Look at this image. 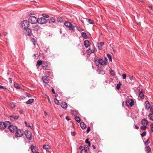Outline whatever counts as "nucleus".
Returning <instances> with one entry per match:
<instances>
[{
  "label": "nucleus",
  "mask_w": 153,
  "mask_h": 153,
  "mask_svg": "<svg viewBox=\"0 0 153 153\" xmlns=\"http://www.w3.org/2000/svg\"><path fill=\"white\" fill-rule=\"evenodd\" d=\"M94 62L97 66L99 65H103L105 64V61H104L102 59H95Z\"/></svg>",
  "instance_id": "nucleus-1"
},
{
  "label": "nucleus",
  "mask_w": 153,
  "mask_h": 153,
  "mask_svg": "<svg viewBox=\"0 0 153 153\" xmlns=\"http://www.w3.org/2000/svg\"><path fill=\"white\" fill-rule=\"evenodd\" d=\"M10 124L9 121H6L5 122H0V129L2 130L4 129L5 128H7L8 125Z\"/></svg>",
  "instance_id": "nucleus-2"
},
{
  "label": "nucleus",
  "mask_w": 153,
  "mask_h": 153,
  "mask_svg": "<svg viewBox=\"0 0 153 153\" xmlns=\"http://www.w3.org/2000/svg\"><path fill=\"white\" fill-rule=\"evenodd\" d=\"M7 128L9 129L11 132H14L17 130V127L15 126L11 125V123L10 122V124L8 125Z\"/></svg>",
  "instance_id": "nucleus-3"
},
{
  "label": "nucleus",
  "mask_w": 153,
  "mask_h": 153,
  "mask_svg": "<svg viewBox=\"0 0 153 153\" xmlns=\"http://www.w3.org/2000/svg\"><path fill=\"white\" fill-rule=\"evenodd\" d=\"M38 19L35 16H32L29 17L28 22L32 24H34L37 22Z\"/></svg>",
  "instance_id": "nucleus-4"
},
{
  "label": "nucleus",
  "mask_w": 153,
  "mask_h": 153,
  "mask_svg": "<svg viewBox=\"0 0 153 153\" xmlns=\"http://www.w3.org/2000/svg\"><path fill=\"white\" fill-rule=\"evenodd\" d=\"M64 25L66 27H68L69 30L71 31L73 30L74 29V26L70 22H65Z\"/></svg>",
  "instance_id": "nucleus-5"
},
{
  "label": "nucleus",
  "mask_w": 153,
  "mask_h": 153,
  "mask_svg": "<svg viewBox=\"0 0 153 153\" xmlns=\"http://www.w3.org/2000/svg\"><path fill=\"white\" fill-rule=\"evenodd\" d=\"M134 102L133 100L131 99L130 100L127 99L126 101V105L128 107L132 106L134 105Z\"/></svg>",
  "instance_id": "nucleus-6"
},
{
  "label": "nucleus",
  "mask_w": 153,
  "mask_h": 153,
  "mask_svg": "<svg viewBox=\"0 0 153 153\" xmlns=\"http://www.w3.org/2000/svg\"><path fill=\"white\" fill-rule=\"evenodd\" d=\"M22 27H23L24 29L28 27L29 26V22L27 20H24L21 22Z\"/></svg>",
  "instance_id": "nucleus-7"
},
{
  "label": "nucleus",
  "mask_w": 153,
  "mask_h": 153,
  "mask_svg": "<svg viewBox=\"0 0 153 153\" xmlns=\"http://www.w3.org/2000/svg\"><path fill=\"white\" fill-rule=\"evenodd\" d=\"M25 134L27 138L31 140L32 138V133L29 130H26L25 131Z\"/></svg>",
  "instance_id": "nucleus-8"
},
{
  "label": "nucleus",
  "mask_w": 153,
  "mask_h": 153,
  "mask_svg": "<svg viewBox=\"0 0 153 153\" xmlns=\"http://www.w3.org/2000/svg\"><path fill=\"white\" fill-rule=\"evenodd\" d=\"M15 133L16 136L18 137H22L23 135V132L20 129H18L17 128V130H16Z\"/></svg>",
  "instance_id": "nucleus-9"
},
{
  "label": "nucleus",
  "mask_w": 153,
  "mask_h": 153,
  "mask_svg": "<svg viewBox=\"0 0 153 153\" xmlns=\"http://www.w3.org/2000/svg\"><path fill=\"white\" fill-rule=\"evenodd\" d=\"M47 22L46 19L44 17L40 18L38 19L37 22L39 24H43Z\"/></svg>",
  "instance_id": "nucleus-10"
},
{
  "label": "nucleus",
  "mask_w": 153,
  "mask_h": 153,
  "mask_svg": "<svg viewBox=\"0 0 153 153\" xmlns=\"http://www.w3.org/2000/svg\"><path fill=\"white\" fill-rule=\"evenodd\" d=\"M32 29L34 31L38 32L41 28V27L38 25H33L32 27Z\"/></svg>",
  "instance_id": "nucleus-11"
},
{
  "label": "nucleus",
  "mask_w": 153,
  "mask_h": 153,
  "mask_svg": "<svg viewBox=\"0 0 153 153\" xmlns=\"http://www.w3.org/2000/svg\"><path fill=\"white\" fill-rule=\"evenodd\" d=\"M24 33L27 35L29 36L31 33V30L28 27L24 29Z\"/></svg>",
  "instance_id": "nucleus-12"
},
{
  "label": "nucleus",
  "mask_w": 153,
  "mask_h": 153,
  "mask_svg": "<svg viewBox=\"0 0 153 153\" xmlns=\"http://www.w3.org/2000/svg\"><path fill=\"white\" fill-rule=\"evenodd\" d=\"M98 72L101 74H104L105 73V71L103 70L102 69L101 67H98L97 68Z\"/></svg>",
  "instance_id": "nucleus-13"
},
{
  "label": "nucleus",
  "mask_w": 153,
  "mask_h": 153,
  "mask_svg": "<svg viewBox=\"0 0 153 153\" xmlns=\"http://www.w3.org/2000/svg\"><path fill=\"white\" fill-rule=\"evenodd\" d=\"M61 106L62 108L65 109L67 108L68 107L67 103L64 102H62L61 104Z\"/></svg>",
  "instance_id": "nucleus-14"
},
{
  "label": "nucleus",
  "mask_w": 153,
  "mask_h": 153,
  "mask_svg": "<svg viewBox=\"0 0 153 153\" xmlns=\"http://www.w3.org/2000/svg\"><path fill=\"white\" fill-rule=\"evenodd\" d=\"M44 82L45 83H48L49 82L48 78L46 76H43L42 78Z\"/></svg>",
  "instance_id": "nucleus-15"
},
{
  "label": "nucleus",
  "mask_w": 153,
  "mask_h": 153,
  "mask_svg": "<svg viewBox=\"0 0 153 153\" xmlns=\"http://www.w3.org/2000/svg\"><path fill=\"white\" fill-rule=\"evenodd\" d=\"M142 124L143 126H146L148 124V121L145 119L142 120Z\"/></svg>",
  "instance_id": "nucleus-16"
},
{
  "label": "nucleus",
  "mask_w": 153,
  "mask_h": 153,
  "mask_svg": "<svg viewBox=\"0 0 153 153\" xmlns=\"http://www.w3.org/2000/svg\"><path fill=\"white\" fill-rule=\"evenodd\" d=\"M104 42H101L100 43H98L97 45L99 50H101L102 49V47L104 45Z\"/></svg>",
  "instance_id": "nucleus-17"
},
{
  "label": "nucleus",
  "mask_w": 153,
  "mask_h": 153,
  "mask_svg": "<svg viewBox=\"0 0 153 153\" xmlns=\"http://www.w3.org/2000/svg\"><path fill=\"white\" fill-rule=\"evenodd\" d=\"M84 45L86 48H88L90 45L89 41L87 40H85L84 42Z\"/></svg>",
  "instance_id": "nucleus-18"
},
{
  "label": "nucleus",
  "mask_w": 153,
  "mask_h": 153,
  "mask_svg": "<svg viewBox=\"0 0 153 153\" xmlns=\"http://www.w3.org/2000/svg\"><path fill=\"white\" fill-rule=\"evenodd\" d=\"M47 63L46 62H45L42 64V67L44 69L46 70L48 67Z\"/></svg>",
  "instance_id": "nucleus-19"
},
{
  "label": "nucleus",
  "mask_w": 153,
  "mask_h": 153,
  "mask_svg": "<svg viewBox=\"0 0 153 153\" xmlns=\"http://www.w3.org/2000/svg\"><path fill=\"white\" fill-rule=\"evenodd\" d=\"M145 104L146 105H145V108L147 110L149 109L150 107V104L149 103V102L148 101H146L145 102Z\"/></svg>",
  "instance_id": "nucleus-20"
},
{
  "label": "nucleus",
  "mask_w": 153,
  "mask_h": 153,
  "mask_svg": "<svg viewBox=\"0 0 153 153\" xmlns=\"http://www.w3.org/2000/svg\"><path fill=\"white\" fill-rule=\"evenodd\" d=\"M19 117V116H11L10 117V119L13 121L16 120L18 119Z\"/></svg>",
  "instance_id": "nucleus-21"
},
{
  "label": "nucleus",
  "mask_w": 153,
  "mask_h": 153,
  "mask_svg": "<svg viewBox=\"0 0 153 153\" xmlns=\"http://www.w3.org/2000/svg\"><path fill=\"white\" fill-rule=\"evenodd\" d=\"M95 51V49L93 48V49L91 50V49L89 48L87 50V53L88 54H91L92 53H94Z\"/></svg>",
  "instance_id": "nucleus-22"
},
{
  "label": "nucleus",
  "mask_w": 153,
  "mask_h": 153,
  "mask_svg": "<svg viewBox=\"0 0 153 153\" xmlns=\"http://www.w3.org/2000/svg\"><path fill=\"white\" fill-rule=\"evenodd\" d=\"M145 151L147 153H149L151 152V148L149 146H146L145 148Z\"/></svg>",
  "instance_id": "nucleus-23"
},
{
  "label": "nucleus",
  "mask_w": 153,
  "mask_h": 153,
  "mask_svg": "<svg viewBox=\"0 0 153 153\" xmlns=\"http://www.w3.org/2000/svg\"><path fill=\"white\" fill-rule=\"evenodd\" d=\"M30 149L32 152L33 153L36 152V150L35 149V146L33 145H31L30 146Z\"/></svg>",
  "instance_id": "nucleus-24"
},
{
  "label": "nucleus",
  "mask_w": 153,
  "mask_h": 153,
  "mask_svg": "<svg viewBox=\"0 0 153 153\" xmlns=\"http://www.w3.org/2000/svg\"><path fill=\"white\" fill-rule=\"evenodd\" d=\"M80 126L81 128L82 129H85L86 128V126L85 124L83 122H81L80 123Z\"/></svg>",
  "instance_id": "nucleus-25"
},
{
  "label": "nucleus",
  "mask_w": 153,
  "mask_h": 153,
  "mask_svg": "<svg viewBox=\"0 0 153 153\" xmlns=\"http://www.w3.org/2000/svg\"><path fill=\"white\" fill-rule=\"evenodd\" d=\"M139 96L142 99H143L144 98V95L142 91H140L139 93Z\"/></svg>",
  "instance_id": "nucleus-26"
},
{
  "label": "nucleus",
  "mask_w": 153,
  "mask_h": 153,
  "mask_svg": "<svg viewBox=\"0 0 153 153\" xmlns=\"http://www.w3.org/2000/svg\"><path fill=\"white\" fill-rule=\"evenodd\" d=\"M34 101V99H29L26 102L27 104H29L32 103Z\"/></svg>",
  "instance_id": "nucleus-27"
},
{
  "label": "nucleus",
  "mask_w": 153,
  "mask_h": 153,
  "mask_svg": "<svg viewBox=\"0 0 153 153\" xmlns=\"http://www.w3.org/2000/svg\"><path fill=\"white\" fill-rule=\"evenodd\" d=\"M71 113L73 115L75 116L77 115L78 114V112L74 110L71 111Z\"/></svg>",
  "instance_id": "nucleus-28"
},
{
  "label": "nucleus",
  "mask_w": 153,
  "mask_h": 153,
  "mask_svg": "<svg viewBox=\"0 0 153 153\" xmlns=\"http://www.w3.org/2000/svg\"><path fill=\"white\" fill-rule=\"evenodd\" d=\"M14 87L17 89L20 88V86L17 83H15L14 85Z\"/></svg>",
  "instance_id": "nucleus-29"
},
{
  "label": "nucleus",
  "mask_w": 153,
  "mask_h": 153,
  "mask_svg": "<svg viewBox=\"0 0 153 153\" xmlns=\"http://www.w3.org/2000/svg\"><path fill=\"white\" fill-rule=\"evenodd\" d=\"M49 21L50 23H53L55 22V20L53 18H51Z\"/></svg>",
  "instance_id": "nucleus-30"
},
{
  "label": "nucleus",
  "mask_w": 153,
  "mask_h": 153,
  "mask_svg": "<svg viewBox=\"0 0 153 153\" xmlns=\"http://www.w3.org/2000/svg\"><path fill=\"white\" fill-rule=\"evenodd\" d=\"M86 20L87 22H88L90 24H93L94 23V22H93L90 19H86Z\"/></svg>",
  "instance_id": "nucleus-31"
},
{
  "label": "nucleus",
  "mask_w": 153,
  "mask_h": 153,
  "mask_svg": "<svg viewBox=\"0 0 153 153\" xmlns=\"http://www.w3.org/2000/svg\"><path fill=\"white\" fill-rule=\"evenodd\" d=\"M57 21L58 22H60V23L63 22L64 21L62 17H60L57 19Z\"/></svg>",
  "instance_id": "nucleus-32"
},
{
  "label": "nucleus",
  "mask_w": 153,
  "mask_h": 153,
  "mask_svg": "<svg viewBox=\"0 0 153 153\" xmlns=\"http://www.w3.org/2000/svg\"><path fill=\"white\" fill-rule=\"evenodd\" d=\"M148 117L150 120H153V114H149L148 115Z\"/></svg>",
  "instance_id": "nucleus-33"
},
{
  "label": "nucleus",
  "mask_w": 153,
  "mask_h": 153,
  "mask_svg": "<svg viewBox=\"0 0 153 153\" xmlns=\"http://www.w3.org/2000/svg\"><path fill=\"white\" fill-rule=\"evenodd\" d=\"M75 119L78 123H79L80 121V118L78 117L75 116Z\"/></svg>",
  "instance_id": "nucleus-34"
},
{
  "label": "nucleus",
  "mask_w": 153,
  "mask_h": 153,
  "mask_svg": "<svg viewBox=\"0 0 153 153\" xmlns=\"http://www.w3.org/2000/svg\"><path fill=\"white\" fill-rule=\"evenodd\" d=\"M43 148L45 149H50V147L48 145H44L43 146Z\"/></svg>",
  "instance_id": "nucleus-35"
},
{
  "label": "nucleus",
  "mask_w": 153,
  "mask_h": 153,
  "mask_svg": "<svg viewBox=\"0 0 153 153\" xmlns=\"http://www.w3.org/2000/svg\"><path fill=\"white\" fill-rule=\"evenodd\" d=\"M81 35L84 39L86 38L87 35L85 33L83 32L82 33Z\"/></svg>",
  "instance_id": "nucleus-36"
},
{
  "label": "nucleus",
  "mask_w": 153,
  "mask_h": 153,
  "mask_svg": "<svg viewBox=\"0 0 153 153\" xmlns=\"http://www.w3.org/2000/svg\"><path fill=\"white\" fill-rule=\"evenodd\" d=\"M121 85V84L120 82H119L118 84L116 86V88L117 90H119L120 88V87Z\"/></svg>",
  "instance_id": "nucleus-37"
},
{
  "label": "nucleus",
  "mask_w": 153,
  "mask_h": 153,
  "mask_svg": "<svg viewBox=\"0 0 153 153\" xmlns=\"http://www.w3.org/2000/svg\"><path fill=\"white\" fill-rule=\"evenodd\" d=\"M109 60L111 62L112 61V57L111 55L109 54H108L107 55Z\"/></svg>",
  "instance_id": "nucleus-38"
},
{
  "label": "nucleus",
  "mask_w": 153,
  "mask_h": 153,
  "mask_svg": "<svg viewBox=\"0 0 153 153\" xmlns=\"http://www.w3.org/2000/svg\"><path fill=\"white\" fill-rule=\"evenodd\" d=\"M31 41L32 42L33 45H35L36 44V40L34 38H32L31 39Z\"/></svg>",
  "instance_id": "nucleus-39"
},
{
  "label": "nucleus",
  "mask_w": 153,
  "mask_h": 153,
  "mask_svg": "<svg viewBox=\"0 0 153 153\" xmlns=\"http://www.w3.org/2000/svg\"><path fill=\"white\" fill-rule=\"evenodd\" d=\"M80 153H88L87 149H82Z\"/></svg>",
  "instance_id": "nucleus-40"
},
{
  "label": "nucleus",
  "mask_w": 153,
  "mask_h": 153,
  "mask_svg": "<svg viewBox=\"0 0 153 153\" xmlns=\"http://www.w3.org/2000/svg\"><path fill=\"white\" fill-rule=\"evenodd\" d=\"M42 64V61L41 60H39L37 61V65H38V66H40Z\"/></svg>",
  "instance_id": "nucleus-41"
},
{
  "label": "nucleus",
  "mask_w": 153,
  "mask_h": 153,
  "mask_svg": "<svg viewBox=\"0 0 153 153\" xmlns=\"http://www.w3.org/2000/svg\"><path fill=\"white\" fill-rule=\"evenodd\" d=\"M85 143H88V146H90V145H91V144H90V142L89 141V140H88V139H87L86 140H85Z\"/></svg>",
  "instance_id": "nucleus-42"
},
{
  "label": "nucleus",
  "mask_w": 153,
  "mask_h": 153,
  "mask_svg": "<svg viewBox=\"0 0 153 153\" xmlns=\"http://www.w3.org/2000/svg\"><path fill=\"white\" fill-rule=\"evenodd\" d=\"M76 28L77 30L81 32L83 30V29L79 27L76 26Z\"/></svg>",
  "instance_id": "nucleus-43"
},
{
  "label": "nucleus",
  "mask_w": 153,
  "mask_h": 153,
  "mask_svg": "<svg viewBox=\"0 0 153 153\" xmlns=\"http://www.w3.org/2000/svg\"><path fill=\"white\" fill-rule=\"evenodd\" d=\"M146 131H144L141 134V136L142 137H144L146 135Z\"/></svg>",
  "instance_id": "nucleus-44"
},
{
  "label": "nucleus",
  "mask_w": 153,
  "mask_h": 153,
  "mask_svg": "<svg viewBox=\"0 0 153 153\" xmlns=\"http://www.w3.org/2000/svg\"><path fill=\"white\" fill-rule=\"evenodd\" d=\"M146 126H141L140 129L142 130H146Z\"/></svg>",
  "instance_id": "nucleus-45"
},
{
  "label": "nucleus",
  "mask_w": 153,
  "mask_h": 153,
  "mask_svg": "<svg viewBox=\"0 0 153 153\" xmlns=\"http://www.w3.org/2000/svg\"><path fill=\"white\" fill-rule=\"evenodd\" d=\"M109 72H110V74L111 75H112L113 76H114L115 75V74H114V72L112 70H111V69L110 70V71H109Z\"/></svg>",
  "instance_id": "nucleus-46"
},
{
  "label": "nucleus",
  "mask_w": 153,
  "mask_h": 153,
  "mask_svg": "<svg viewBox=\"0 0 153 153\" xmlns=\"http://www.w3.org/2000/svg\"><path fill=\"white\" fill-rule=\"evenodd\" d=\"M54 102L57 105H59V101L56 99H55L54 100Z\"/></svg>",
  "instance_id": "nucleus-47"
},
{
  "label": "nucleus",
  "mask_w": 153,
  "mask_h": 153,
  "mask_svg": "<svg viewBox=\"0 0 153 153\" xmlns=\"http://www.w3.org/2000/svg\"><path fill=\"white\" fill-rule=\"evenodd\" d=\"M42 16L43 17L45 18H48L49 17V16L46 14H43Z\"/></svg>",
  "instance_id": "nucleus-48"
},
{
  "label": "nucleus",
  "mask_w": 153,
  "mask_h": 153,
  "mask_svg": "<svg viewBox=\"0 0 153 153\" xmlns=\"http://www.w3.org/2000/svg\"><path fill=\"white\" fill-rule=\"evenodd\" d=\"M150 143V141L149 139H148L146 141L145 143V144H147L148 143Z\"/></svg>",
  "instance_id": "nucleus-49"
},
{
  "label": "nucleus",
  "mask_w": 153,
  "mask_h": 153,
  "mask_svg": "<svg viewBox=\"0 0 153 153\" xmlns=\"http://www.w3.org/2000/svg\"><path fill=\"white\" fill-rule=\"evenodd\" d=\"M122 76H123V79H125L126 78V74H122Z\"/></svg>",
  "instance_id": "nucleus-50"
},
{
  "label": "nucleus",
  "mask_w": 153,
  "mask_h": 153,
  "mask_svg": "<svg viewBox=\"0 0 153 153\" xmlns=\"http://www.w3.org/2000/svg\"><path fill=\"white\" fill-rule=\"evenodd\" d=\"M45 74H47L49 76H50V75L51 72L49 71H45Z\"/></svg>",
  "instance_id": "nucleus-51"
},
{
  "label": "nucleus",
  "mask_w": 153,
  "mask_h": 153,
  "mask_svg": "<svg viewBox=\"0 0 153 153\" xmlns=\"http://www.w3.org/2000/svg\"><path fill=\"white\" fill-rule=\"evenodd\" d=\"M150 110V111L151 112V114H153V105H152L151 106Z\"/></svg>",
  "instance_id": "nucleus-52"
},
{
  "label": "nucleus",
  "mask_w": 153,
  "mask_h": 153,
  "mask_svg": "<svg viewBox=\"0 0 153 153\" xmlns=\"http://www.w3.org/2000/svg\"><path fill=\"white\" fill-rule=\"evenodd\" d=\"M90 131V127L88 126L87 127V129L86 132L87 133H88Z\"/></svg>",
  "instance_id": "nucleus-53"
},
{
  "label": "nucleus",
  "mask_w": 153,
  "mask_h": 153,
  "mask_svg": "<svg viewBox=\"0 0 153 153\" xmlns=\"http://www.w3.org/2000/svg\"><path fill=\"white\" fill-rule=\"evenodd\" d=\"M10 105L12 108H15V105L13 103H10Z\"/></svg>",
  "instance_id": "nucleus-54"
},
{
  "label": "nucleus",
  "mask_w": 153,
  "mask_h": 153,
  "mask_svg": "<svg viewBox=\"0 0 153 153\" xmlns=\"http://www.w3.org/2000/svg\"><path fill=\"white\" fill-rule=\"evenodd\" d=\"M71 135L73 136H75V132H71Z\"/></svg>",
  "instance_id": "nucleus-55"
},
{
  "label": "nucleus",
  "mask_w": 153,
  "mask_h": 153,
  "mask_svg": "<svg viewBox=\"0 0 153 153\" xmlns=\"http://www.w3.org/2000/svg\"><path fill=\"white\" fill-rule=\"evenodd\" d=\"M88 147L89 146H88L87 145H85L84 146V149L86 148V149H87V150H89V148H88Z\"/></svg>",
  "instance_id": "nucleus-56"
},
{
  "label": "nucleus",
  "mask_w": 153,
  "mask_h": 153,
  "mask_svg": "<svg viewBox=\"0 0 153 153\" xmlns=\"http://www.w3.org/2000/svg\"><path fill=\"white\" fill-rule=\"evenodd\" d=\"M26 94H27V96L28 97H31V95H30V94H29V93H26Z\"/></svg>",
  "instance_id": "nucleus-57"
},
{
  "label": "nucleus",
  "mask_w": 153,
  "mask_h": 153,
  "mask_svg": "<svg viewBox=\"0 0 153 153\" xmlns=\"http://www.w3.org/2000/svg\"><path fill=\"white\" fill-rule=\"evenodd\" d=\"M65 119H66V120H70V119L69 118V117L68 116H67L66 117V118H65Z\"/></svg>",
  "instance_id": "nucleus-58"
},
{
  "label": "nucleus",
  "mask_w": 153,
  "mask_h": 153,
  "mask_svg": "<svg viewBox=\"0 0 153 153\" xmlns=\"http://www.w3.org/2000/svg\"><path fill=\"white\" fill-rule=\"evenodd\" d=\"M151 129H153V123H152L150 126Z\"/></svg>",
  "instance_id": "nucleus-59"
},
{
  "label": "nucleus",
  "mask_w": 153,
  "mask_h": 153,
  "mask_svg": "<svg viewBox=\"0 0 153 153\" xmlns=\"http://www.w3.org/2000/svg\"><path fill=\"white\" fill-rule=\"evenodd\" d=\"M8 80L9 81V82H10V83H11L12 82V79L11 78H9L8 79Z\"/></svg>",
  "instance_id": "nucleus-60"
},
{
  "label": "nucleus",
  "mask_w": 153,
  "mask_h": 153,
  "mask_svg": "<svg viewBox=\"0 0 153 153\" xmlns=\"http://www.w3.org/2000/svg\"><path fill=\"white\" fill-rule=\"evenodd\" d=\"M129 79L131 80H132L133 79V77L132 76H129Z\"/></svg>",
  "instance_id": "nucleus-61"
},
{
  "label": "nucleus",
  "mask_w": 153,
  "mask_h": 153,
  "mask_svg": "<svg viewBox=\"0 0 153 153\" xmlns=\"http://www.w3.org/2000/svg\"><path fill=\"white\" fill-rule=\"evenodd\" d=\"M51 91L53 94H55V93L54 91V90L53 88H52L51 89Z\"/></svg>",
  "instance_id": "nucleus-62"
},
{
  "label": "nucleus",
  "mask_w": 153,
  "mask_h": 153,
  "mask_svg": "<svg viewBox=\"0 0 153 153\" xmlns=\"http://www.w3.org/2000/svg\"><path fill=\"white\" fill-rule=\"evenodd\" d=\"M48 102L49 103H51V100H50L49 98V97H48Z\"/></svg>",
  "instance_id": "nucleus-63"
},
{
  "label": "nucleus",
  "mask_w": 153,
  "mask_h": 153,
  "mask_svg": "<svg viewBox=\"0 0 153 153\" xmlns=\"http://www.w3.org/2000/svg\"><path fill=\"white\" fill-rule=\"evenodd\" d=\"M135 127L136 129H139V127L137 126V125H135Z\"/></svg>",
  "instance_id": "nucleus-64"
}]
</instances>
